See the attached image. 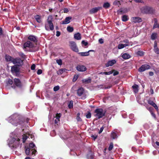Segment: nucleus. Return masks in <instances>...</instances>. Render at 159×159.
I'll return each mask as SVG.
<instances>
[{
  "label": "nucleus",
  "instance_id": "nucleus-1",
  "mask_svg": "<svg viewBox=\"0 0 159 159\" xmlns=\"http://www.w3.org/2000/svg\"><path fill=\"white\" fill-rule=\"evenodd\" d=\"M28 41L25 43L23 45V48L26 49L27 48H35L38 47V40L37 37L34 35H30L28 37Z\"/></svg>",
  "mask_w": 159,
  "mask_h": 159
},
{
  "label": "nucleus",
  "instance_id": "nucleus-2",
  "mask_svg": "<svg viewBox=\"0 0 159 159\" xmlns=\"http://www.w3.org/2000/svg\"><path fill=\"white\" fill-rule=\"evenodd\" d=\"M53 17L51 15L49 16L47 21L45 23V28L47 31L53 30H54V25L52 23Z\"/></svg>",
  "mask_w": 159,
  "mask_h": 159
},
{
  "label": "nucleus",
  "instance_id": "nucleus-3",
  "mask_svg": "<svg viewBox=\"0 0 159 159\" xmlns=\"http://www.w3.org/2000/svg\"><path fill=\"white\" fill-rule=\"evenodd\" d=\"M141 12L143 13L152 14L155 11V9L153 7L148 6L143 7L141 9Z\"/></svg>",
  "mask_w": 159,
  "mask_h": 159
},
{
  "label": "nucleus",
  "instance_id": "nucleus-4",
  "mask_svg": "<svg viewBox=\"0 0 159 159\" xmlns=\"http://www.w3.org/2000/svg\"><path fill=\"white\" fill-rule=\"evenodd\" d=\"M94 113H96L94 116L97 117L98 119H99L105 116L106 111H104L102 108H97L95 110Z\"/></svg>",
  "mask_w": 159,
  "mask_h": 159
},
{
  "label": "nucleus",
  "instance_id": "nucleus-5",
  "mask_svg": "<svg viewBox=\"0 0 159 159\" xmlns=\"http://www.w3.org/2000/svg\"><path fill=\"white\" fill-rule=\"evenodd\" d=\"M12 63L14 64H16L18 66H21L23 64V61L19 57L14 58Z\"/></svg>",
  "mask_w": 159,
  "mask_h": 159
},
{
  "label": "nucleus",
  "instance_id": "nucleus-6",
  "mask_svg": "<svg viewBox=\"0 0 159 159\" xmlns=\"http://www.w3.org/2000/svg\"><path fill=\"white\" fill-rule=\"evenodd\" d=\"M14 83L16 86L18 88H21L23 87V84L19 79L15 78Z\"/></svg>",
  "mask_w": 159,
  "mask_h": 159
},
{
  "label": "nucleus",
  "instance_id": "nucleus-7",
  "mask_svg": "<svg viewBox=\"0 0 159 159\" xmlns=\"http://www.w3.org/2000/svg\"><path fill=\"white\" fill-rule=\"evenodd\" d=\"M150 66L147 64H144L142 65L139 69V72H143L145 70L149 69L150 68Z\"/></svg>",
  "mask_w": 159,
  "mask_h": 159
},
{
  "label": "nucleus",
  "instance_id": "nucleus-8",
  "mask_svg": "<svg viewBox=\"0 0 159 159\" xmlns=\"http://www.w3.org/2000/svg\"><path fill=\"white\" fill-rule=\"evenodd\" d=\"M20 140L18 138L12 139V141H13V144L12 145L13 148H16L19 145V141Z\"/></svg>",
  "mask_w": 159,
  "mask_h": 159
},
{
  "label": "nucleus",
  "instance_id": "nucleus-9",
  "mask_svg": "<svg viewBox=\"0 0 159 159\" xmlns=\"http://www.w3.org/2000/svg\"><path fill=\"white\" fill-rule=\"evenodd\" d=\"M102 7H98L91 9L89 11V13L90 14H93L97 12L99 10H101Z\"/></svg>",
  "mask_w": 159,
  "mask_h": 159
},
{
  "label": "nucleus",
  "instance_id": "nucleus-10",
  "mask_svg": "<svg viewBox=\"0 0 159 159\" xmlns=\"http://www.w3.org/2000/svg\"><path fill=\"white\" fill-rule=\"evenodd\" d=\"M132 21L134 23H140L142 21V19L139 17H134L131 18Z\"/></svg>",
  "mask_w": 159,
  "mask_h": 159
},
{
  "label": "nucleus",
  "instance_id": "nucleus-11",
  "mask_svg": "<svg viewBox=\"0 0 159 159\" xmlns=\"http://www.w3.org/2000/svg\"><path fill=\"white\" fill-rule=\"evenodd\" d=\"M84 89L82 87L79 88L77 90V93L78 96H81L84 93Z\"/></svg>",
  "mask_w": 159,
  "mask_h": 159
},
{
  "label": "nucleus",
  "instance_id": "nucleus-12",
  "mask_svg": "<svg viewBox=\"0 0 159 159\" xmlns=\"http://www.w3.org/2000/svg\"><path fill=\"white\" fill-rule=\"evenodd\" d=\"M77 70L79 71H84L86 70V67L83 65H78L76 67Z\"/></svg>",
  "mask_w": 159,
  "mask_h": 159
},
{
  "label": "nucleus",
  "instance_id": "nucleus-13",
  "mask_svg": "<svg viewBox=\"0 0 159 159\" xmlns=\"http://www.w3.org/2000/svg\"><path fill=\"white\" fill-rule=\"evenodd\" d=\"M71 16L66 17L64 20L62 21L61 24H66L70 23V20L72 19Z\"/></svg>",
  "mask_w": 159,
  "mask_h": 159
},
{
  "label": "nucleus",
  "instance_id": "nucleus-14",
  "mask_svg": "<svg viewBox=\"0 0 159 159\" xmlns=\"http://www.w3.org/2000/svg\"><path fill=\"white\" fill-rule=\"evenodd\" d=\"M11 70L12 73H17L19 72L20 69L18 67L15 65L11 67Z\"/></svg>",
  "mask_w": 159,
  "mask_h": 159
},
{
  "label": "nucleus",
  "instance_id": "nucleus-15",
  "mask_svg": "<svg viewBox=\"0 0 159 159\" xmlns=\"http://www.w3.org/2000/svg\"><path fill=\"white\" fill-rule=\"evenodd\" d=\"M116 63V61L115 60H113L108 61L105 65L106 67H108L109 66H111Z\"/></svg>",
  "mask_w": 159,
  "mask_h": 159
},
{
  "label": "nucleus",
  "instance_id": "nucleus-16",
  "mask_svg": "<svg viewBox=\"0 0 159 159\" xmlns=\"http://www.w3.org/2000/svg\"><path fill=\"white\" fill-rule=\"evenodd\" d=\"M5 58L7 61H11L12 62L14 58L8 55H6L5 56Z\"/></svg>",
  "mask_w": 159,
  "mask_h": 159
},
{
  "label": "nucleus",
  "instance_id": "nucleus-17",
  "mask_svg": "<svg viewBox=\"0 0 159 159\" xmlns=\"http://www.w3.org/2000/svg\"><path fill=\"white\" fill-rule=\"evenodd\" d=\"M134 92V93H136L138 92L139 91V86L136 84H134L132 86Z\"/></svg>",
  "mask_w": 159,
  "mask_h": 159
},
{
  "label": "nucleus",
  "instance_id": "nucleus-18",
  "mask_svg": "<svg viewBox=\"0 0 159 159\" xmlns=\"http://www.w3.org/2000/svg\"><path fill=\"white\" fill-rule=\"evenodd\" d=\"M70 46L72 50H78L76 43L74 42H71Z\"/></svg>",
  "mask_w": 159,
  "mask_h": 159
},
{
  "label": "nucleus",
  "instance_id": "nucleus-19",
  "mask_svg": "<svg viewBox=\"0 0 159 159\" xmlns=\"http://www.w3.org/2000/svg\"><path fill=\"white\" fill-rule=\"evenodd\" d=\"M154 24L153 26V29H154L155 28H159V23H157V18H154Z\"/></svg>",
  "mask_w": 159,
  "mask_h": 159
},
{
  "label": "nucleus",
  "instance_id": "nucleus-20",
  "mask_svg": "<svg viewBox=\"0 0 159 159\" xmlns=\"http://www.w3.org/2000/svg\"><path fill=\"white\" fill-rule=\"evenodd\" d=\"M74 38L77 40H80L81 39V34L80 33H77L74 35Z\"/></svg>",
  "mask_w": 159,
  "mask_h": 159
},
{
  "label": "nucleus",
  "instance_id": "nucleus-21",
  "mask_svg": "<svg viewBox=\"0 0 159 159\" xmlns=\"http://www.w3.org/2000/svg\"><path fill=\"white\" fill-rule=\"evenodd\" d=\"M90 51H94V50H89L87 52H79V54L82 56H87L89 55V52Z\"/></svg>",
  "mask_w": 159,
  "mask_h": 159
},
{
  "label": "nucleus",
  "instance_id": "nucleus-22",
  "mask_svg": "<svg viewBox=\"0 0 159 159\" xmlns=\"http://www.w3.org/2000/svg\"><path fill=\"white\" fill-rule=\"evenodd\" d=\"M91 80L90 77L87 79H83L82 80L83 83L85 84H88L91 82Z\"/></svg>",
  "mask_w": 159,
  "mask_h": 159
},
{
  "label": "nucleus",
  "instance_id": "nucleus-23",
  "mask_svg": "<svg viewBox=\"0 0 159 159\" xmlns=\"http://www.w3.org/2000/svg\"><path fill=\"white\" fill-rule=\"evenodd\" d=\"M122 57L125 59H128L130 57V56L129 54L126 53L123 54L122 55Z\"/></svg>",
  "mask_w": 159,
  "mask_h": 159
},
{
  "label": "nucleus",
  "instance_id": "nucleus-24",
  "mask_svg": "<svg viewBox=\"0 0 159 159\" xmlns=\"http://www.w3.org/2000/svg\"><path fill=\"white\" fill-rule=\"evenodd\" d=\"M128 44L127 43H125V44H122V43H120L118 44V48L119 49H121L122 48H123L124 47H125L126 46H128Z\"/></svg>",
  "mask_w": 159,
  "mask_h": 159
},
{
  "label": "nucleus",
  "instance_id": "nucleus-25",
  "mask_svg": "<svg viewBox=\"0 0 159 159\" xmlns=\"http://www.w3.org/2000/svg\"><path fill=\"white\" fill-rule=\"evenodd\" d=\"M110 3L108 2H107L104 3L103 5V7L105 9H107L110 7Z\"/></svg>",
  "mask_w": 159,
  "mask_h": 159
},
{
  "label": "nucleus",
  "instance_id": "nucleus-26",
  "mask_svg": "<svg viewBox=\"0 0 159 159\" xmlns=\"http://www.w3.org/2000/svg\"><path fill=\"white\" fill-rule=\"evenodd\" d=\"M67 70L66 69H61L57 71V73L58 75L62 74L64 72H65Z\"/></svg>",
  "mask_w": 159,
  "mask_h": 159
},
{
  "label": "nucleus",
  "instance_id": "nucleus-27",
  "mask_svg": "<svg viewBox=\"0 0 159 159\" xmlns=\"http://www.w3.org/2000/svg\"><path fill=\"white\" fill-rule=\"evenodd\" d=\"M36 21L39 23H40L41 22L40 16L39 15H36L34 17Z\"/></svg>",
  "mask_w": 159,
  "mask_h": 159
},
{
  "label": "nucleus",
  "instance_id": "nucleus-28",
  "mask_svg": "<svg viewBox=\"0 0 159 159\" xmlns=\"http://www.w3.org/2000/svg\"><path fill=\"white\" fill-rule=\"evenodd\" d=\"M25 152L26 154L27 155H29L31 154V148H26V147H25Z\"/></svg>",
  "mask_w": 159,
  "mask_h": 159
},
{
  "label": "nucleus",
  "instance_id": "nucleus-29",
  "mask_svg": "<svg viewBox=\"0 0 159 159\" xmlns=\"http://www.w3.org/2000/svg\"><path fill=\"white\" fill-rule=\"evenodd\" d=\"M111 136L113 139H115L117 137L116 133L114 132H111Z\"/></svg>",
  "mask_w": 159,
  "mask_h": 159
},
{
  "label": "nucleus",
  "instance_id": "nucleus-30",
  "mask_svg": "<svg viewBox=\"0 0 159 159\" xmlns=\"http://www.w3.org/2000/svg\"><path fill=\"white\" fill-rule=\"evenodd\" d=\"M122 20L123 21L125 22L128 20L129 18L128 16L126 15H124L122 17Z\"/></svg>",
  "mask_w": 159,
  "mask_h": 159
},
{
  "label": "nucleus",
  "instance_id": "nucleus-31",
  "mask_svg": "<svg viewBox=\"0 0 159 159\" xmlns=\"http://www.w3.org/2000/svg\"><path fill=\"white\" fill-rule=\"evenodd\" d=\"M157 33H153L151 36V39L152 40H154L157 37Z\"/></svg>",
  "mask_w": 159,
  "mask_h": 159
},
{
  "label": "nucleus",
  "instance_id": "nucleus-32",
  "mask_svg": "<svg viewBox=\"0 0 159 159\" xmlns=\"http://www.w3.org/2000/svg\"><path fill=\"white\" fill-rule=\"evenodd\" d=\"M120 0H116L113 2V4L115 6H118V7L120 5Z\"/></svg>",
  "mask_w": 159,
  "mask_h": 159
},
{
  "label": "nucleus",
  "instance_id": "nucleus-33",
  "mask_svg": "<svg viewBox=\"0 0 159 159\" xmlns=\"http://www.w3.org/2000/svg\"><path fill=\"white\" fill-rule=\"evenodd\" d=\"M113 73V71H109L108 72H102L100 73V74L103 75L104 74L105 75H110L111 74Z\"/></svg>",
  "mask_w": 159,
  "mask_h": 159
},
{
  "label": "nucleus",
  "instance_id": "nucleus-34",
  "mask_svg": "<svg viewBox=\"0 0 159 159\" xmlns=\"http://www.w3.org/2000/svg\"><path fill=\"white\" fill-rule=\"evenodd\" d=\"M86 116L87 118L89 119L91 117V113L89 111H88L85 113Z\"/></svg>",
  "mask_w": 159,
  "mask_h": 159
},
{
  "label": "nucleus",
  "instance_id": "nucleus-35",
  "mask_svg": "<svg viewBox=\"0 0 159 159\" xmlns=\"http://www.w3.org/2000/svg\"><path fill=\"white\" fill-rule=\"evenodd\" d=\"M67 30L69 32H71L74 30V28L73 27L68 26L67 28Z\"/></svg>",
  "mask_w": 159,
  "mask_h": 159
},
{
  "label": "nucleus",
  "instance_id": "nucleus-36",
  "mask_svg": "<svg viewBox=\"0 0 159 159\" xmlns=\"http://www.w3.org/2000/svg\"><path fill=\"white\" fill-rule=\"evenodd\" d=\"M73 101L72 100L70 101L68 105L69 108L71 109L73 107Z\"/></svg>",
  "mask_w": 159,
  "mask_h": 159
},
{
  "label": "nucleus",
  "instance_id": "nucleus-37",
  "mask_svg": "<svg viewBox=\"0 0 159 159\" xmlns=\"http://www.w3.org/2000/svg\"><path fill=\"white\" fill-rule=\"evenodd\" d=\"M144 52L143 51L139 50L137 53V55L138 56H142L143 55Z\"/></svg>",
  "mask_w": 159,
  "mask_h": 159
},
{
  "label": "nucleus",
  "instance_id": "nucleus-38",
  "mask_svg": "<svg viewBox=\"0 0 159 159\" xmlns=\"http://www.w3.org/2000/svg\"><path fill=\"white\" fill-rule=\"evenodd\" d=\"M80 113H78L77 114V117H76V119L78 121H81L82 120L80 117Z\"/></svg>",
  "mask_w": 159,
  "mask_h": 159
},
{
  "label": "nucleus",
  "instance_id": "nucleus-39",
  "mask_svg": "<svg viewBox=\"0 0 159 159\" xmlns=\"http://www.w3.org/2000/svg\"><path fill=\"white\" fill-rule=\"evenodd\" d=\"M111 71H113V75L114 76L116 75L119 74V72L118 71L115 70H111Z\"/></svg>",
  "mask_w": 159,
  "mask_h": 159
},
{
  "label": "nucleus",
  "instance_id": "nucleus-40",
  "mask_svg": "<svg viewBox=\"0 0 159 159\" xmlns=\"http://www.w3.org/2000/svg\"><path fill=\"white\" fill-rule=\"evenodd\" d=\"M56 116L55 117L56 118V119L60 120V117H61V113H57L56 114Z\"/></svg>",
  "mask_w": 159,
  "mask_h": 159
},
{
  "label": "nucleus",
  "instance_id": "nucleus-41",
  "mask_svg": "<svg viewBox=\"0 0 159 159\" xmlns=\"http://www.w3.org/2000/svg\"><path fill=\"white\" fill-rule=\"evenodd\" d=\"M113 147V143H110L109 147L108 148V150L110 151L112 150Z\"/></svg>",
  "mask_w": 159,
  "mask_h": 159
},
{
  "label": "nucleus",
  "instance_id": "nucleus-42",
  "mask_svg": "<svg viewBox=\"0 0 159 159\" xmlns=\"http://www.w3.org/2000/svg\"><path fill=\"white\" fill-rule=\"evenodd\" d=\"M81 43L83 45L85 46H87L88 44V43L87 42H85L84 40L82 41L81 42Z\"/></svg>",
  "mask_w": 159,
  "mask_h": 159
},
{
  "label": "nucleus",
  "instance_id": "nucleus-43",
  "mask_svg": "<svg viewBox=\"0 0 159 159\" xmlns=\"http://www.w3.org/2000/svg\"><path fill=\"white\" fill-rule=\"evenodd\" d=\"M19 55L24 59H25L26 58L25 55H24L22 52H20L19 53Z\"/></svg>",
  "mask_w": 159,
  "mask_h": 159
},
{
  "label": "nucleus",
  "instance_id": "nucleus-44",
  "mask_svg": "<svg viewBox=\"0 0 159 159\" xmlns=\"http://www.w3.org/2000/svg\"><path fill=\"white\" fill-rule=\"evenodd\" d=\"M56 62L57 63L60 65H61L62 64V61L61 59H58L56 60Z\"/></svg>",
  "mask_w": 159,
  "mask_h": 159
},
{
  "label": "nucleus",
  "instance_id": "nucleus-45",
  "mask_svg": "<svg viewBox=\"0 0 159 159\" xmlns=\"http://www.w3.org/2000/svg\"><path fill=\"white\" fill-rule=\"evenodd\" d=\"M36 152V150L34 149H31V152L30 155L34 154Z\"/></svg>",
  "mask_w": 159,
  "mask_h": 159
},
{
  "label": "nucleus",
  "instance_id": "nucleus-46",
  "mask_svg": "<svg viewBox=\"0 0 159 159\" xmlns=\"http://www.w3.org/2000/svg\"><path fill=\"white\" fill-rule=\"evenodd\" d=\"M60 89L59 86H55L53 88V90L54 91H57L59 90Z\"/></svg>",
  "mask_w": 159,
  "mask_h": 159
},
{
  "label": "nucleus",
  "instance_id": "nucleus-47",
  "mask_svg": "<svg viewBox=\"0 0 159 159\" xmlns=\"http://www.w3.org/2000/svg\"><path fill=\"white\" fill-rule=\"evenodd\" d=\"M35 146V144L33 143H31L29 144V147L32 149Z\"/></svg>",
  "mask_w": 159,
  "mask_h": 159
},
{
  "label": "nucleus",
  "instance_id": "nucleus-48",
  "mask_svg": "<svg viewBox=\"0 0 159 159\" xmlns=\"http://www.w3.org/2000/svg\"><path fill=\"white\" fill-rule=\"evenodd\" d=\"M13 83V81L11 79H9L8 80V83L10 85H12Z\"/></svg>",
  "mask_w": 159,
  "mask_h": 159
},
{
  "label": "nucleus",
  "instance_id": "nucleus-49",
  "mask_svg": "<svg viewBox=\"0 0 159 159\" xmlns=\"http://www.w3.org/2000/svg\"><path fill=\"white\" fill-rule=\"evenodd\" d=\"M148 103L152 106L155 104V103L153 101H149L148 102Z\"/></svg>",
  "mask_w": 159,
  "mask_h": 159
},
{
  "label": "nucleus",
  "instance_id": "nucleus-50",
  "mask_svg": "<svg viewBox=\"0 0 159 159\" xmlns=\"http://www.w3.org/2000/svg\"><path fill=\"white\" fill-rule=\"evenodd\" d=\"M27 139V136L26 135H25L24 136H23V142L24 143L25 141Z\"/></svg>",
  "mask_w": 159,
  "mask_h": 159
},
{
  "label": "nucleus",
  "instance_id": "nucleus-51",
  "mask_svg": "<svg viewBox=\"0 0 159 159\" xmlns=\"http://www.w3.org/2000/svg\"><path fill=\"white\" fill-rule=\"evenodd\" d=\"M35 68V65L34 64H33L32 65L31 67V70H34Z\"/></svg>",
  "mask_w": 159,
  "mask_h": 159
},
{
  "label": "nucleus",
  "instance_id": "nucleus-52",
  "mask_svg": "<svg viewBox=\"0 0 159 159\" xmlns=\"http://www.w3.org/2000/svg\"><path fill=\"white\" fill-rule=\"evenodd\" d=\"M98 42L99 43L102 44L104 43L103 39H100L98 40Z\"/></svg>",
  "mask_w": 159,
  "mask_h": 159
},
{
  "label": "nucleus",
  "instance_id": "nucleus-53",
  "mask_svg": "<svg viewBox=\"0 0 159 159\" xmlns=\"http://www.w3.org/2000/svg\"><path fill=\"white\" fill-rule=\"evenodd\" d=\"M42 73V70L41 69H39L37 71V74L38 75H40Z\"/></svg>",
  "mask_w": 159,
  "mask_h": 159
},
{
  "label": "nucleus",
  "instance_id": "nucleus-54",
  "mask_svg": "<svg viewBox=\"0 0 159 159\" xmlns=\"http://www.w3.org/2000/svg\"><path fill=\"white\" fill-rule=\"evenodd\" d=\"M104 127L102 126V127H101L100 129V130H99V131L98 132V133L99 134L101 133L103 131V129H104Z\"/></svg>",
  "mask_w": 159,
  "mask_h": 159
},
{
  "label": "nucleus",
  "instance_id": "nucleus-55",
  "mask_svg": "<svg viewBox=\"0 0 159 159\" xmlns=\"http://www.w3.org/2000/svg\"><path fill=\"white\" fill-rule=\"evenodd\" d=\"M123 12V10L121 9H120L117 11V13L118 14H121Z\"/></svg>",
  "mask_w": 159,
  "mask_h": 159
},
{
  "label": "nucleus",
  "instance_id": "nucleus-56",
  "mask_svg": "<svg viewBox=\"0 0 159 159\" xmlns=\"http://www.w3.org/2000/svg\"><path fill=\"white\" fill-rule=\"evenodd\" d=\"M64 13H67L69 12V10L67 8H64Z\"/></svg>",
  "mask_w": 159,
  "mask_h": 159
},
{
  "label": "nucleus",
  "instance_id": "nucleus-57",
  "mask_svg": "<svg viewBox=\"0 0 159 159\" xmlns=\"http://www.w3.org/2000/svg\"><path fill=\"white\" fill-rule=\"evenodd\" d=\"M61 34V33L59 31H57L56 35L57 37L59 36Z\"/></svg>",
  "mask_w": 159,
  "mask_h": 159
},
{
  "label": "nucleus",
  "instance_id": "nucleus-58",
  "mask_svg": "<svg viewBox=\"0 0 159 159\" xmlns=\"http://www.w3.org/2000/svg\"><path fill=\"white\" fill-rule=\"evenodd\" d=\"M91 137L92 138H93L94 139V140H95V139H96L97 138L98 136L97 135H92Z\"/></svg>",
  "mask_w": 159,
  "mask_h": 159
},
{
  "label": "nucleus",
  "instance_id": "nucleus-59",
  "mask_svg": "<svg viewBox=\"0 0 159 159\" xmlns=\"http://www.w3.org/2000/svg\"><path fill=\"white\" fill-rule=\"evenodd\" d=\"M3 34V31L1 27H0V35H2Z\"/></svg>",
  "mask_w": 159,
  "mask_h": 159
},
{
  "label": "nucleus",
  "instance_id": "nucleus-60",
  "mask_svg": "<svg viewBox=\"0 0 159 159\" xmlns=\"http://www.w3.org/2000/svg\"><path fill=\"white\" fill-rule=\"evenodd\" d=\"M60 120H58L57 119H55L54 120V122L55 124H57L59 122Z\"/></svg>",
  "mask_w": 159,
  "mask_h": 159
},
{
  "label": "nucleus",
  "instance_id": "nucleus-61",
  "mask_svg": "<svg viewBox=\"0 0 159 159\" xmlns=\"http://www.w3.org/2000/svg\"><path fill=\"white\" fill-rule=\"evenodd\" d=\"M123 42L127 44L129 43V40L127 39H125L123 41Z\"/></svg>",
  "mask_w": 159,
  "mask_h": 159
},
{
  "label": "nucleus",
  "instance_id": "nucleus-62",
  "mask_svg": "<svg viewBox=\"0 0 159 159\" xmlns=\"http://www.w3.org/2000/svg\"><path fill=\"white\" fill-rule=\"evenodd\" d=\"M154 47L155 50H157V48H156V47H157V43H155V42H154Z\"/></svg>",
  "mask_w": 159,
  "mask_h": 159
},
{
  "label": "nucleus",
  "instance_id": "nucleus-63",
  "mask_svg": "<svg viewBox=\"0 0 159 159\" xmlns=\"http://www.w3.org/2000/svg\"><path fill=\"white\" fill-rule=\"evenodd\" d=\"M149 74V75L150 76H152L154 74L152 72H150Z\"/></svg>",
  "mask_w": 159,
  "mask_h": 159
},
{
  "label": "nucleus",
  "instance_id": "nucleus-64",
  "mask_svg": "<svg viewBox=\"0 0 159 159\" xmlns=\"http://www.w3.org/2000/svg\"><path fill=\"white\" fill-rule=\"evenodd\" d=\"M156 53L157 54H159V50H154Z\"/></svg>",
  "mask_w": 159,
  "mask_h": 159
}]
</instances>
